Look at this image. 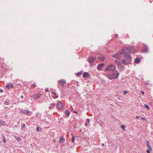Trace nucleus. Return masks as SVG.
I'll return each instance as SVG.
<instances>
[{
	"label": "nucleus",
	"instance_id": "1",
	"mask_svg": "<svg viewBox=\"0 0 153 153\" xmlns=\"http://www.w3.org/2000/svg\"><path fill=\"white\" fill-rule=\"evenodd\" d=\"M123 53L124 55L123 59L122 61V63L125 65L131 64V57L130 54Z\"/></svg>",
	"mask_w": 153,
	"mask_h": 153
},
{
	"label": "nucleus",
	"instance_id": "2",
	"mask_svg": "<svg viewBox=\"0 0 153 153\" xmlns=\"http://www.w3.org/2000/svg\"><path fill=\"white\" fill-rule=\"evenodd\" d=\"M122 50L123 51V53H125L130 54V53H134L135 52V49L134 48L131 46L129 47H123L122 48Z\"/></svg>",
	"mask_w": 153,
	"mask_h": 153
},
{
	"label": "nucleus",
	"instance_id": "3",
	"mask_svg": "<svg viewBox=\"0 0 153 153\" xmlns=\"http://www.w3.org/2000/svg\"><path fill=\"white\" fill-rule=\"evenodd\" d=\"M111 74H109L107 76L110 80L117 78L119 76V73L117 70L112 71Z\"/></svg>",
	"mask_w": 153,
	"mask_h": 153
},
{
	"label": "nucleus",
	"instance_id": "4",
	"mask_svg": "<svg viewBox=\"0 0 153 153\" xmlns=\"http://www.w3.org/2000/svg\"><path fill=\"white\" fill-rule=\"evenodd\" d=\"M109 70H110L112 71L117 70L116 69L115 65L114 64H111L108 65L105 69V71H107Z\"/></svg>",
	"mask_w": 153,
	"mask_h": 153
},
{
	"label": "nucleus",
	"instance_id": "5",
	"mask_svg": "<svg viewBox=\"0 0 153 153\" xmlns=\"http://www.w3.org/2000/svg\"><path fill=\"white\" fill-rule=\"evenodd\" d=\"M95 58L93 57H91L88 59V62L91 66H93L94 65V62L95 61Z\"/></svg>",
	"mask_w": 153,
	"mask_h": 153
},
{
	"label": "nucleus",
	"instance_id": "6",
	"mask_svg": "<svg viewBox=\"0 0 153 153\" xmlns=\"http://www.w3.org/2000/svg\"><path fill=\"white\" fill-rule=\"evenodd\" d=\"M57 106L58 109L59 110L61 109L63 107L62 103L60 101H57Z\"/></svg>",
	"mask_w": 153,
	"mask_h": 153
},
{
	"label": "nucleus",
	"instance_id": "7",
	"mask_svg": "<svg viewBox=\"0 0 153 153\" xmlns=\"http://www.w3.org/2000/svg\"><path fill=\"white\" fill-rule=\"evenodd\" d=\"M123 52L122 51V49L118 53H117L116 54H114L112 56L113 57H115L117 59H118L120 57V55H123Z\"/></svg>",
	"mask_w": 153,
	"mask_h": 153
},
{
	"label": "nucleus",
	"instance_id": "8",
	"mask_svg": "<svg viewBox=\"0 0 153 153\" xmlns=\"http://www.w3.org/2000/svg\"><path fill=\"white\" fill-rule=\"evenodd\" d=\"M61 84V86L63 87H65L67 85L66 81L64 79H61L58 82V83Z\"/></svg>",
	"mask_w": 153,
	"mask_h": 153
},
{
	"label": "nucleus",
	"instance_id": "9",
	"mask_svg": "<svg viewBox=\"0 0 153 153\" xmlns=\"http://www.w3.org/2000/svg\"><path fill=\"white\" fill-rule=\"evenodd\" d=\"M115 62H116V63L117 64L118 68L120 69H123L124 68V66L122 65L121 64V63L120 62L117 61V60H116Z\"/></svg>",
	"mask_w": 153,
	"mask_h": 153
},
{
	"label": "nucleus",
	"instance_id": "10",
	"mask_svg": "<svg viewBox=\"0 0 153 153\" xmlns=\"http://www.w3.org/2000/svg\"><path fill=\"white\" fill-rule=\"evenodd\" d=\"M66 95V92L64 90L61 91L60 93V97L61 98H65V97Z\"/></svg>",
	"mask_w": 153,
	"mask_h": 153
},
{
	"label": "nucleus",
	"instance_id": "11",
	"mask_svg": "<svg viewBox=\"0 0 153 153\" xmlns=\"http://www.w3.org/2000/svg\"><path fill=\"white\" fill-rule=\"evenodd\" d=\"M21 112L25 114H27L28 115H30L31 114V112L28 111L27 110H22L21 111Z\"/></svg>",
	"mask_w": 153,
	"mask_h": 153
},
{
	"label": "nucleus",
	"instance_id": "12",
	"mask_svg": "<svg viewBox=\"0 0 153 153\" xmlns=\"http://www.w3.org/2000/svg\"><path fill=\"white\" fill-rule=\"evenodd\" d=\"M104 65V64L103 63L98 64L97 68L98 70L100 71L101 69L102 68Z\"/></svg>",
	"mask_w": 153,
	"mask_h": 153
},
{
	"label": "nucleus",
	"instance_id": "13",
	"mask_svg": "<svg viewBox=\"0 0 153 153\" xmlns=\"http://www.w3.org/2000/svg\"><path fill=\"white\" fill-rule=\"evenodd\" d=\"M41 94L39 93H38L37 94L33 96V98L35 100H37L40 97Z\"/></svg>",
	"mask_w": 153,
	"mask_h": 153
},
{
	"label": "nucleus",
	"instance_id": "14",
	"mask_svg": "<svg viewBox=\"0 0 153 153\" xmlns=\"http://www.w3.org/2000/svg\"><path fill=\"white\" fill-rule=\"evenodd\" d=\"M65 141V139L64 137L62 136H61L59 138V143H63Z\"/></svg>",
	"mask_w": 153,
	"mask_h": 153
},
{
	"label": "nucleus",
	"instance_id": "15",
	"mask_svg": "<svg viewBox=\"0 0 153 153\" xmlns=\"http://www.w3.org/2000/svg\"><path fill=\"white\" fill-rule=\"evenodd\" d=\"M90 75V74L87 72H85L83 74V76L85 78H88Z\"/></svg>",
	"mask_w": 153,
	"mask_h": 153
},
{
	"label": "nucleus",
	"instance_id": "16",
	"mask_svg": "<svg viewBox=\"0 0 153 153\" xmlns=\"http://www.w3.org/2000/svg\"><path fill=\"white\" fill-rule=\"evenodd\" d=\"M65 115L67 117L69 116L70 114V112L68 110H66L64 112Z\"/></svg>",
	"mask_w": 153,
	"mask_h": 153
},
{
	"label": "nucleus",
	"instance_id": "17",
	"mask_svg": "<svg viewBox=\"0 0 153 153\" xmlns=\"http://www.w3.org/2000/svg\"><path fill=\"white\" fill-rule=\"evenodd\" d=\"M140 61V59L139 57L136 58L134 60V62L136 64H138Z\"/></svg>",
	"mask_w": 153,
	"mask_h": 153
},
{
	"label": "nucleus",
	"instance_id": "18",
	"mask_svg": "<svg viewBox=\"0 0 153 153\" xmlns=\"http://www.w3.org/2000/svg\"><path fill=\"white\" fill-rule=\"evenodd\" d=\"M99 59L102 61H103L105 59V57L104 56H102L101 57H99Z\"/></svg>",
	"mask_w": 153,
	"mask_h": 153
},
{
	"label": "nucleus",
	"instance_id": "19",
	"mask_svg": "<svg viewBox=\"0 0 153 153\" xmlns=\"http://www.w3.org/2000/svg\"><path fill=\"white\" fill-rule=\"evenodd\" d=\"M83 73V72L82 71H81L79 72H78L76 75H77L78 76H80L82 74V73Z\"/></svg>",
	"mask_w": 153,
	"mask_h": 153
},
{
	"label": "nucleus",
	"instance_id": "20",
	"mask_svg": "<svg viewBox=\"0 0 153 153\" xmlns=\"http://www.w3.org/2000/svg\"><path fill=\"white\" fill-rule=\"evenodd\" d=\"M143 52H146L148 51V48L147 47L144 48L143 49Z\"/></svg>",
	"mask_w": 153,
	"mask_h": 153
},
{
	"label": "nucleus",
	"instance_id": "21",
	"mask_svg": "<svg viewBox=\"0 0 153 153\" xmlns=\"http://www.w3.org/2000/svg\"><path fill=\"white\" fill-rule=\"evenodd\" d=\"M144 108H146V109H148V110H149V109H150L149 106L148 105H147L146 104H145V105H144Z\"/></svg>",
	"mask_w": 153,
	"mask_h": 153
},
{
	"label": "nucleus",
	"instance_id": "22",
	"mask_svg": "<svg viewBox=\"0 0 153 153\" xmlns=\"http://www.w3.org/2000/svg\"><path fill=\"white\" fill-rule=\"evenodd\" d=\"M15 137L16 139V140H17L18 141H19L20 140L21 138L20 137H18L16 136H15Z\"/></svg>",
	"mask_w": 153,
	"mask_h": 153
},
{
	"label": "nucleus",
	"instance_id": "23",
	"mask_svg": "<svg viewBox=\"0 0 153 153\" xmlns=\"http://www.w3.org/2000/svg\"><path fill=\"white\" fill-rule=\"evenodd\" d=\"M147 148L149 149V150H150V151H152V148L151 147V146L150 145H148L147 146Z\"/></svg>",
	"mask_w": 153,
	"mask_h": 153
},
{
	"label": "nucleus",
	"instance_id": "24",
	"mask_svg": "<svg viewBox=\"0 0 153 153\" xmlns=\"http://www.w3.org/2000/svg\"><path fill=\"white\" fill-rule=\"evenodd\" d=\"M120 127H121V128L124 131H125V126H124V125H121Z\"/></svg>",
	"mask_w": 153,
	"mask_h": 153
},
{
	"label": "nucleus",
	"instance_id": "25",
	"mask_svg": "<svg viewBox=\"0 0 153 153\" xmlns=\"http://www.w3.org/2000/svg\"><path fill=\"white\" fill-rule=\"evenodd\" d=\"M75 140V138L74 136H73L72 138V142H74Z\"/></svg>",
	"mask_w": 153,
	"mask_h": 153
},
{
	"label": "nucleus",
	"instance_id": "26",
	"mask_svg": "<svg viewBox=\"0 0 153 153\" xmlns=\"http://www.w3.org/2000/svg\"><path fill=\"white\" fill-rule=\"evenodd\" d=\"M36 116H39V117L40 118H41V114H39L38 113H36Z\"/></svg>",
	"mask_w": 153,
	"mask_h": 153
},
{
	"label": "nucleus",
	"instance_id": "27",
	"mask_svg": "<svg viewBox=\"0 0 153 153\" xmlns=\"http://www.w3.org/2000/svg\"><path fill=\"white\" fill-rule=\"evenodd\" d=\"M146 144H147V146L150 145V144H149V143H150L149 142V141H148V140H146Z\"/></svg>",
	"mask_w": 153,
	"mask_h": 153
},
{
	"label": "nucleus",
	"instance_id": "28",
	"mask_svg": "<svg viewBox=\"0 0 153 153\" xmlns=\"http://www.w3.org/2000/svg\"><path fill=\"white\" fill-rule=\"evenodd\" d=\"M6 87L7 89H10V85H7L6 86Z\"/></svg>",
	"mask_w": 153,
	"mask_h": 153
},
{
	"label": "nucleus",
	"instance_id": "29",
	"mask_svg": "<svg viewBox=\"0 0 153 153\" xmlns=\"http://www.w3.org/2000/svg\"><path fill=\"white\" fill-rule=\"evenodd\" d=\"M51 105L53 106V108H54V107L55 105V103H51Z\"/></svg>",
	"mask_w": 153,
	"mask_h": 153
},
{
	"label": "nucleus",
	"instance_id": "30",
	"mask_svg": "<svg viewBox=\"0 0 153 153\" xmlns=\"http://www.w3.org/2000/svg\"><path fill=\"white\" fill-rule=\"evenodd\" d=\"M25 124L22 125L21 127H22V128H23L25 127Z\"/></svg>",
	"mask_w": 153,
	"mask_h": 153
},
{
	"label": "nucleus",
	"instance_id": "31",
	"mask_svg": "<svg viewBox=\"0 0 153 153\" xmlns=\"http://www.w3.org/2000/svg\"><path fill=\"white\" fill-rule=\"evenodd\" d=\"M14 87V85L10 83V87H11V88H13Z\"/></svg>",
	"mask_w": 153,
	"mask_h": 153
},
{
	"label": "nucleus",
	"instance_id": "32",
	"mask_svg": "<svg viewBox=\"0 0 153 153\" xmlns=\"http://www.w3.org/2000/svg\"><path fill=\"white\" fill-rule=\"evenodd\" d=\"M123 94L124 95H125L127 93H128V91H123Z\"/></svg>",
	"mask_w": 153,
	"mask_h": 153
},
{
	"label": "nucleus",
	"instance_id": "33",
	"mask_svg": "<svg viewBox=\"0 0 153 153\" xmlns=\"http://www.w3.org/2000/svg\"><path fill=\"white\" fill-rule=\"evenodd\" d=\"M36 131L37 132L39 131V127L38 126L36 127Z\"/></svg>",
	"mask_w": 153,
	"mask_h": 153
},
{
	"label": "nucleus",
	"instance_id": "34",
	"mask_svg": "<svg viewBox=\"0 0 153 153\" xmlns=\"http://www.w3.org/2000/svg\"><path fill=\"white\" fill-rule=\"evenodd\" d=\"M36 86V85L35 84H33L32 85V87H35Z\"/></svg>",
	"mask_w": 153,
	"mask_h": 153
},
{
	"label": "nucleus",
	"instance_id": "35",
	"mask_svg": "<svg viewBox=\"0 0 153 153\" xmlns=\"http://www.w3.org/2000/svg\"><path fill=\"white\" fill-rule=\"evenodd\" d=\"M51 93L54 95H56V93L55 92L53 91L51 92Z\"/></svg>",
	"mask_w": 153,
	"mask_h": 153
},
{
	"label": "nucleus",
	"instance_id": "36",
	"mask_svg": "<svg viewBox=\"0 0 153 153\" xmlns=\"http://www.w3.org/2000/svg\"><path fill=\"white\" fill-rule=\"evenodd\" d=\"M73 113H75V114H78V113L77 111H75V110H74L73 111Z\"/></svg>",
	"mask_w": 153,
	"mask_h": 153
},
{
	"label": "nucleus",
	"instance_id": "37",
	"mask_svg": "<svg viewBox=\"0 0 153 153\" xmlns=\"http://www.w3.org/2000/svg\"><path fill=\"white\" fill-rule=\"evenodd\" d=\"M150 150L147 149V150H146V152H147V153H151L150 152Z\"/></svg>",
	"mask_w": 153,
	"mask_h": 153
},
{
	"label": "nucleus",
	"instance_id": "38",
	"mask_svg": "<svg viewBox=\"0 0 153 153\" xmlns=\"http://www.w3.org/2000/svg\"><path fill=\"white\" fill-rule=\"evenodd\" d=\"M86 121L88 123H89V122H90V119L88 118L87 119V120H86Z\"/></svg>",
	"mask_w": 153,
	"mask_h": 153
},
{
	"label": "nucleus",
	"instance_id": "39",
	"mask_svg": "<svg viewBox=\"0 0 153 153\" xmlns=\"http://www.w3.org/2000/svg\"><path fill=\"white\" fill-rule=\"evenodd\" d=\"M141 119L144 120H146V119L144 117H141Z\"/></svg>",
	"mask_w": 153,
	"mask_h": 153
},
{
	"label": "nucleus",
	"instance_id": "40",
	"mask_svg": "<svg viewBox=\"0 0 153 153\" xmlns=\"http://www.w3.org/2000/svg\"><path fill=\"white\" fill-rule=\"evenodd\" d=\"M45 91L46 92H48V88H46V89H45Z\"/></svg>",
	"mask_w": 153,
	"mask_h": 153
},
{
	"label": "nucleus",
	"instance_id": "41",
	"mask_svg": "<svg viewBox=\"0 0 153 153\" xmlns=\"http://www.w3.org/2000/svg\"><path fill=\"white\" fill-rule=\"evenodd\" d=\"M4 104L5 105H7L8 104V102L7 101H5L4 102Z\"/></svg>",
	"mask_w": 153,
	"mask_h": 153
},
{
	"label": "nucleus",
	"instance_id": "42",
	"mask_svg": "<svg viewBox=\"0 0 153 153\" xmlns=\"http://www.w3.org/2000/svg\"><path fill=\"white\" fill-rule=\"evenodd\" d=\"M141 93L142 94H144V92L143 91H141Z\"/></svg>",
	"mask_w": 153,
	"mask_h": 153
},
{
	"label": "nucleus",
	"instance_id": "43",
	"mask_svg": "<svg viewBox=\"0 0 153 153\" xmlns=\"http://www.w3.org/2000/svg\"><path fill=\"white\" fill-rule=\"evenodd\" d=\"M55 95V98H57L58 97H59L58 95H56H56Z\"/></svg>",
	"mask_w": 153,
	"mask_h": 153
},
{
	"label": "nucleus",
	"instance_id": "44",
	"mask_svg": "<svg viewBox=\"0 0 153 153\" xmlns=\"http://www.w3.org/2000/svg\"><path fill=\"white\" fill-rule=\"evenodd\" d=\"M115 36L116 37H118V35L117 34H116L115 35Z\"/></svg>",
	"mask_w": 153,
	"mask_h": 153
},
{
	"label": "nucleus",
	"instance_id": "45",
	"mask_svg": "<svg viewBox=\"0 0 153 153\" xmlns=\"http://www.w3.org/2000/svg\"><path fill=\"white\" fill-rule=\"evenodd\" d=\"M3 142L4 143H5L6 142V140L4 139H3Z\"/></svg>",
	"mask_w": 153,
	"mask_h": 153
},
{
	"label": "nucleus",
	"instance_id": "46",
	"mask_svg": "<svg viewBox=\"0 0 153 153\" xmlns=\"http://www.w3.org/2000/svg\"><path fill=\"white\" fill-rule=\"evenodd\" d=\"M140 117L139 116H137L136 117V119H138L139 117Z\"/></svg>",
	"mask_w": 153,
	"mask_h": 153
},
{
	"label": "nucleus",
	"instance_id": "47",
	"mask_svg": "<svg viewBox=\"0 0 153 153\" xmlns=\"http://www.w3.org/2000/svg\"><path fill=\"white\" fill-rule=\"evenodd\" d=\"M49 108L50 109H51V108H52V107H51V106H50V107H49Z\"/></svg>",
	"mask_w": 153,
	"mask_h": 153
},
{
	"label": "nucleus",
	"instance_id": "48",
	"mask_svg": "<svg viewBox=\"0 0 153 153\" xmlns=\"http://www.w3.org/2000/svg\"><path fill=\"white\" fill-rule=\"evenodd\" d=\"M3 90H2V89H1V90H0V92H3Z\"/></svg>",
	"mask_w": 153,
	"mask_h": 153
},
{
	"label": "nucleus",
	"instance_id": "49",
	"mask_svg": "<svg viewBox=\"0 0 153 153\" xmlns=\"http://www.w3.org/2000/svg\"><path fill=\"white\" fill-rule=\"evenodd\" d=\"M101 145L102 146H103L104 145V143H102Z\"/></svg>",
	"mask_w": 153,
	"mask_h": 153
},
{
	"label": "nucleus",
	"instance_id": "50",
	"mask_svg": "<svg viewBox=\"0 0 153 153\" xmlns=\"http://www.w3.org/2000/svg\"><path fill=\"white\" fill-rule=\"evenodd\" d=\"M21 98H23V97H23V95H22V96H21Z\"/></svg>",
	"mask_w": 153,
	"mask_h": 153
},
{
	"label": "nucleus",
	"instance_id": "51",
	"mask_svg": "<svg viewBox=\"0 0 153 153\" xmlns=\"http://www.w3.org/2000/svg\"><path fill=\"white\" fill-rule=\"evenodd\" d=\"M85 125L86 126H87V125H88L87 123H85Z\"/></svg>",
	"mask_w": 153,
	"mask_h": 153
},
{
	"label": "nucleus",
	"instance_id": "52",
	"mask_svg": "<svg viewBox=\"0 0 153 153\" xmlns=\"http://www.w3.org/2000/svg\"><path fill=\"white\" fill-rule=\"evenodd\" d=\"M6 93H7V94H8V91H6Z\"/></svg>",
	"mask_w": 153,
	"mask_h": 153
},
{
	"label": "nucleus",
	"instance_id": "53",
	"mask_svg": "<svg viewBox=\"0 0 153 153\" xmlns=\"http://www.w3.org/2000/svg\"><path fill=\"white\" fill-rule=\"evenodd\" d=\"M45 116V117H47V115H46Z\"/></svg>",
	"mask_w": 153,
	"mask_h": 153
},
{
	"label": "nucleus",
	"instance_id": "54",
	"mask_svg": "<svg viewBox=\"0 0 153 153\" xmlns=\"http://www.w3.org/2000/svg\"><path fill=\"white\" fill-rule=\"evenodd\" d=\"M1 124V123H0V124Z\"/></svg>",
	"mask_w": 153,
	"mask_h": 153
}]
</instances>
